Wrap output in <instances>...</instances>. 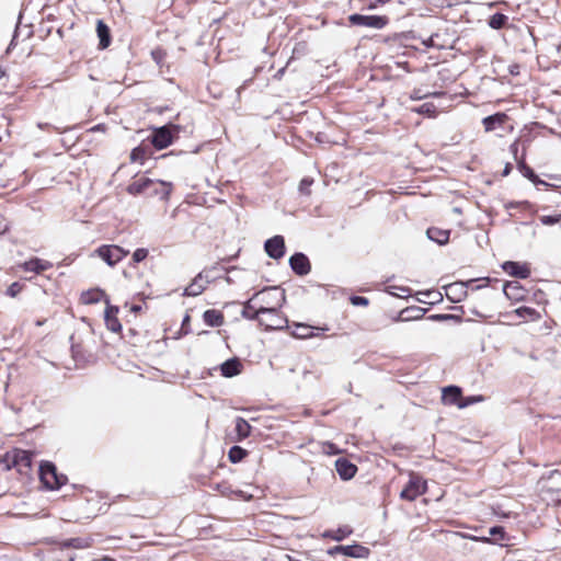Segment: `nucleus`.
I'll list each match as a JSON object with an SVG mask.
<instances>
[{
    "label": "nucleus",
    "instance_id": "1",
    "mask_svg": "<svg viewBox=\"0 0 561 561\" xmlns=\"http://www.w3.org/2000/svg\"><path fill=\"white\" fill-rule=\"evenodd\" d=\"M254 295L260 296L259 306L262 313L279 310L286 300L285 291L275 286L264 288Z\"/></svg>",
    "mask_w": 561,
    "mask_h": 561
},
{
    "label": "nucleus",
    "instance_id": "2",
    "mask_svg": "<svg viewBox=\"0 0 561 561\" xmlns=\"http://www.w3.org/2000/svg\"><path fill=\"white\" fill-rule=\"evenodd\" d=\"M39 478L49 490H57L67 482V477L65 474H58L56 466L50 461L41 463Z\"/></svg>",
    "mask_w": 561,
    "mask_h": 561
},
{
    "label": "nucleus",
    "instance_id": "3",
    "mask_svg": "<svg viewBox=\"0 0 561 561\" xmlns=\"http://www.w3.org/2000/svg\"><path fill=\"white\" fill-rule=\"evenodd\" d=\"M181 127L179 125H164L153 130L151 144L154 148L161 150L170 146L174 136H178Z\"/></svg>",
    "mask_w": 561,
    "mask_h": 561
},
{
    "label": "nucleus",
    "instance_id": "4",
    "mask_svg": "<svg viewBox=\"0 0 561 561\" xmlns=\"http://www.w3.org/2000/svg\"><path fill=\"white\" fill-rule=\"evenodd\" d=\"M3 461L7 468H16L20 473H26L31 469L32 454L22 449H14L11 453H7Z\"/></svg>",
    "mask_w": 561,
    "mask_h": 561
},
{
    "label": "nucleus",
    "instance_id": "5",
    "mask_svg": "<svg viewBox=\"0 0 561 561\" xmlns=\"http://www.w3.org/2000/svg\"><path fill=\"white\" fill-rule=\"evenodd\" d=\"M426 492V481L416 473L411 472L407 485L400 493L402 500L412 502Z\"/></svg>",
    "mask_w": 561,
    "mask_h": 561
},
{
    "label": "nucleus",
    "instance_id": "6",
    "mask_svg": "<svg viewBox=\"0 0 561 561\" xmlns=\"http://www.w3.org/2000/svg\"><path fill=\"white\" fill-rule=\"evenodd\" d=\"M96 254L106 262L108 266L116 265L129 251L115 244H103L95 250Z\"/></svg>",
    "mask_w": 561,
    "mask_h": 561
},
{
    "label": "nucleus",
    "instance_id": "7",
    "mask_svg": "<svg viewBox=\"0 0 561 561\" xmlns=\"http://www.w3.org/2000/svg\"><path fill=\"white\" fill-rule=\"evenodd\" d=\"M348 21L352 25L376 30H381L389 23V19L386 15H364L358 13L351 14Z\"/></svg>",
    "mask_w": 561,
    "mask_h": 561
},
{
    "label": "nucleus",
    "instance_id": "8",
    "mask_svg": "<svg viewBox=\"0 0 561 561\" xmlns=\"http://www.w3.org/2000/svg\"><path fill=\"white\" fill-rule=\"evenodd\" d=\"M257 322L260 325L264 327L265 330H280L287 325V319L279 313V310L264 312L260 316Z\"/></svg>",
    "mask_w": 561,
    "mask_h": 561
},
{
    "label": "nucleus",
    "instance_id": "9",
    "mask_svg": "<svg viewBox=\"0 0 561 561\" xmlns=\"http://www.w3.org/2000/svg\"><path fill=\"white\" fill-rule=\"evenodd\" d=\"M266 254L274 259L279 260L285 255V240L282 236H274L267 239L264 243Z\"/></svg>",
    "mask_w": 561,
    "mask_h": 561
},
{
    "label": "nucleus",
    "instance_id": "10",
    "mask_svg": "<svg viewBox=\"0 0 561 561\" xmlns=\"http://www.w3.org/2000/svg\"><path fill=\"white\" fill-rule=\"evenodd\" d=\"M289 266L299 276H305L311 271L308 256L301 252H297L289 257Z\"/></svg>",
    "mask_w": 561,
    "mask_h": 561
},
{
    "label": "nucleus",
    "instance_id": "11",
    "mask_svg": "<svg viewBox=\"0 0 561 561\" xmlns=\"http://www.w3.org/2000/svg\"><path fill=\"white\" fill-rule=\"evenodd\" d=\"M473 283V280H469L468 283L465 282H456L453 284H449L446 287V297L451 302H460L467 297V287L468 284Z\"/></svg>",
    "mask_w": 561,
    "mask_h": 561
},
{
    "label": "nucleus",
    "instance_id": "12",
    "mask_svg": "<svg viewBox=\"0 0 561 561\" xmlns=\"http://www.w3.org/2000/svg\"><path fill=\"white\" fill-rule=\"evenodd\" d=\"M503 291L514 302L524 300L527 295V290L517 280L506 282Z\"/></svg>",
    "mask_w": 561,
    "mask_h": 561
},
{
    "label": "nucleus",
    "instance_id": "13",
    "mask_svg": "<svg viewBox=\"0 0 561 561\" xmlns=\"http://www.w3.org/2000/svg\"><path fill=\"white\" fill-rule=\"evenodd\" d=\"M259 295H253L249 300L243 304L241 316L248 320L259 321L260 316L263 313L260 311Z\"/></svg>",
    "mask_w": 561,
    "mask_h": 561
},
{
    "label": "nucleus",
    "instance_id": "14",
    "mask_svg": "<svg viewBox=\"0 0 561 561\" xmlns=\"http://www.w3.org/2000/svg\"><path fill=\"white\" fill-rule=\"evenodd\" d=\"M335 470L344 481L351 480L357 472V467L346 458H339L335 461Z\"/></svg>",
    "mask_w": 561,
    "mask_h": 561
},
{
    "label": "nucleus",
    "instance_id": "15",
    "mask_svg": "<svg viewBox=\"0 0 561 561\" xmlns=\"http://www.w3.org/2000/svg\"><path fill=\"white\" fill-rule=\"evenodd\" d=\"M107 307L104 312V321L106 324V328L112 332H119L122 330V324L117 319L118 308L115 306H111L108 304V299H105Z\"/></svg>",
    "mask_w": 561,
    "mask_h": 561
},
{
    "label": "nucleus",
    "instance_id": "16",
    "mask_svg": "<svg viewBox=\"0 0 561 561\" xmlns=\"http://www.w3.org/2000/svg\"><path fill=\"white\" fill-rule=\"evenodd\" d=\"M502 268L508 275L518 277L522 279L527 278L530 275V270L525 265L514 261H506L503 263Z\"/></svg>",
    "mask_w": 561,
    "mask_h": 561
},
{
    "label": "nucleus",
    "instance_id": "17",
    "mask_svg": "<svg viewBox=\"0 0 561 561\" xmlns=\"http://www.w3.org/2000/svg\"><path fill=\"white\" fill-rule=\"evenodd\" d=\"M21 267L25 272H34L36 274H41L53 267V264L49 261H45L38 257H33L26 262H24Z\"/></svg>",
    "mask_w": 561,
    "mask_h": 561
},
{
    "label": "nucleus",
    "instance_id": "18",
    "mask_svg": "<svg viewBox=\"0 0 561 561\" xmlns=\"http://www.w3.org/2000/svg\"><path fill=\"white\" fill-rule=\"evenodd\" d=\"M508 119V116L505 113H495L493 115L486 116L482 119V124L485 131H493L497 127H502L506 121Z\"/></svg>",
    "mask_w": 561,
    "mask_h": 561
},
{
    "label": "nucleus",
    "instance_id": "19",
    "mask_svg": "<svg viewBox=\"0 0 561 561\" xmlns=\"http://www.w3.org/2000/svg\"><path fill=\"white\" fill-rule=\"evenodd\" d=\"M443 401L445 404L457 405L462 402L461 389L457 386H448L443 389Z\"/></svg>",
    "mask_w": 561,
    "mask_h": 561
},
{
    "label": "nucleus",
    "instance_id": "20",
    "mask_svg": "<svg viewBox=\"0 0 561 561\" xmlns=\"http://www.w3.org/2000/svg\"><path fill=\"white\" fill-rule=\"evenodd\" d=\"M96 35L99 37V48H107L111 44L112 37L110 27L104 23L103 20L96 21Z\"/></svg>",
    "mask_w": 561,
    "mask_h": 561
},
{
    "label": "nucleus",
    "instance_id": "21",
    "mask_svg": "<svg viewBox=\"0 0 561 561\" xmlns=\"http://www.w3.org/2000/svg\"><path fill=\"white\" fill-rule=\"evenodd\" d=\"M203 279V273L197 274L193 282L184 289L183 296L196 297L201 295L205 290L206 284L209 283L208 280L204 283Z\"/></svg>",
    "mask_w": 561,
    "mask_h": 561
},
{
    "label": "nucleus",
    "instance_id": "22",
    "mask_svg": "<svg viewBox=\"0 0 561 561\" xmlns=\"http://www.w3.org/2000/svg\"><path fill=\"white\" fill-rule=\"evenodd\" d=\"M241 362L238 358H230L224 362L220 366L221 375L227 378H231L240 374Z\"/></svg>",
    "mask_w": 561,
    "mask_h": 561
},
{
    "label": "nucleus",
    "instance_id": "23",
    "mask_svg": "<svg viewBox=\"0 0 561 561\" xmlns=\"http://www.w3.org/2000/svg\"><path fill=\"white\" fill-rule=\"evenodd\" d=\"M343 554L356 559H366L369 557L370 550L365 546L354 543L345 546V548L343 549Z\"/></svg>",
    "mask_w": 561,
    "mask_h": 561
},
{
    "label": "nucleus",
    "instance_id": "24",
    "mask_svg": "<svg viewBox=\"0 0 561 561\" xmlns=\"http://www.w3.org/2000/svg\"><path fill=\"white\" fill-rule=\"evenodd\" d=\"M154 182L149 178H140L127 187V192L131 195H138L145 193L149 187L153 186Z\"/></svg>",
    "mask_w": 561,
    "mask_h": 561
},
{
    "label": "nucleus",
    "instance_id": "25",
    "mask_svg": "<svg viewBox=\"0 0 561 561\" xmlns=\"http://www.w3.org/2000/svg\"><path fill=\"white\" fill-rule=\"evenodd\" d=\"M203 320L208 327H221L225 322V317L221 311L208 309L203 313Z\"/></svg>",
    "mask_w": 561,
    "mask_h": 561
},
{
    "label": "nucleus",
    "instance_id": "26",
    "mask_svg": "<svg viewBox=\"0 0 561 561\" xmlns=\"http://www.w3.org/2000/svg\"><path fill=\"white\" fill-rule=\"evenodd\" d=\"M449 234V230H444L436 227H432L426 230L427 238L438 243L439 245L446 244L448 242Z\"/></svg>",
    "mask_w": 561,
    "mask_h": 561
},
{
    "label": "nucleus",
    "instance_id": "27",
    "mask_svg": "<svg viewBox=\"0 0 561 561\" xmlns=\"http://www.w3.org/2000/svg\"><path fill=\"white\" fill-rule=\"evenodd\" d=\"M236 433H237V440H242L250 435L251 425L243 417H237L236 419Z\"/></svg>",
    "mask_w": 561,
    "mask_h": 561
},
{
    "label": "nucleus",
    "instance_id": "28",
    "mask_svg": "<svg viewBox=\"0 0 561 561\" xmlns=\"http://www.w3.org/2000/svg\"><path fill=\"white\" fill-rule=\"evenodd\" d=\"M514 313L518 318L528 319V320H531V321H537L541 317L540 313L536 309L530 308V307H526V306H523V307H519V308L515 309Z\"/></svg>",
    "mask_w": 561,
    "mask_h": 561
},
{
    "label": "nucleus",
    "instance_id": "29",
    "mask_svg": "<svg viewBox=\"0 0 561 561\" xmlns=\"http://www.w3.org/2000/svg\"><path fill=\"white\" fill-rule=\"evenodd\" d=\"M103 297H105V294L102 290L95 289L83 293L81 299L84 304L90 305L99 302Z\"/></svg>",
    "mask_w": 561,
    "mask_h": 561
},
{
    "label": "nucleus",
    "instance_id": "30",
    "mask_svg": "<svg viewBox=\"0 0 561 561\" xmlns=\"http://www.w3.org/2000/svg\"><path fill=\"white\" fill-rule=\"evenodd\" d=\"M247 454H248L247 450L243 449L242 447L232 446L229 449L228 458L232 463H237V462H240L247 456Z\"/></svg>",
    "mask_w": 561,
    "mask_h": 561
},
{
    "label": "nucleus",
    "instance_id": "31",
    "mask_svg": "<svg viewBox=\"0 0 561 561\" xmlns=\"http://www.w3.org/2000/svg\"><path fill=\"white\" fill-rule=\"evenodd\" d=\"M518 167H519V170L523 173V175L525 178L529 179L533 183H535V184H539V183L540 184H546V182L539 180V178L534 172V170L530 167H528L527 164H525L524 162H519Z\"/></svg>",
    "mask_w": 561,
    "mask_h": 561
},
{
    "label": "nucleus",
    "instance_id": "32",
    "mask_svg": "<svg viewBox=\"0 0 561 561\" xmlns=\"http://www.w3.org/2000/svg\"><path fill=\"white\" fill-rule=\"evenodd\" d=\"M159 184L161 185V188L160 190L153 188L151 191V194L159 195L161 197V199H169V196L172 191V183L159 181Z\"/></svg>",
    "mask_w": 561,
    "mask_h": 561
},
{
    "label": "nucleus",
    "instance_id": "33",
    "mask_svg": "<svg viewBox=\"0 0 561 561\" xmlns=\"http://www.w3.org/2000/svg\"><path fill=\"white\" fill-rule=\"evenodd\" d=\"M507 22V16L503 13H494L490 20H489V25L490 27L494 28V30H500L502 28L505 23Z\"/></svg>",
    "mask_w": 561,
    "mask_h": 561
},
{
    "label": "nucleus",
    "instance_id": "34",
    "mask_svg": "<svg viewBox=\"0 0 561 561\" xmlns=\"http://www.w3.org/2000/svg\"><path fill=\"white\" fill-rule=\"evenodd\" d=\"M62 547L66 548H75V549H84L89 547V542L83 538H71L67 539L62 542Z\"/></svg>",
    "mask_w": 561,
    "mask_h": 561
},
{
    "label": "nucleus",
    "instance_id": "35",
    "mask_svg": "<svg viewBox=\"0 0 561 561\" xmlns=\"http://www.w3.org/2000/svg\"><path fill=\"white\" fill-rule=\"evenodd\" d=\"M412 111L430 117H434L436 115V106L433 103H424Z\"/></svg>",
    "mask_w": 561,
    "mask_h": 561
},
{
    "label": "nucleus",
    "instance_id": "36",
    "mask_svg": "<svg viewBox=\"0 0 561 561\" xmlns=\"http://www.w3.org/2000/svg\"><path fill=\"white\" fill-rule=\"evenodd\" d=\"M294 335L299 339H307L312 335V328L306 324H297Z\"/></svg>",
    "mask_w": 561,
    "mask_h": 561
},
{
    "label": "nucleus",
    "instance_id": "37",
    "mask_svg": "<svg viewBox=\"0 0 561 561\" xmlns=\"http://www.w3.org/2000/svg\"><path fill=\"white\" fill-rule=\"evenodd\" d=\"M145 158H146V150L141 147H136L130 152V160L133 162H141L142 163Z\"/></svg>",
    "mask_w": 561,
    "mask_h": 561
},
{
    "label": "nucleus",
    "instance_id": "38",
    "mask_svg": "<svg viewBox=\"0 0 561 561\" xmlns=\"http://www.w3.org/2000/svg\"><path fill=\"white\" fill-rule=\"evenodd\" d=\"M484 398L482 396H470L462 399V402L458 404V408L463 409L473 403L482 402Z\"/></svg>",
    "mask_w": 561,
    "mask_h": 561
},
{
    "label": "nucleus",
    "instance_id": "39",
    "mask_svg": "<svg viewBox=\"0 0 561 561\" xmlns=\"http://www.w3.org/2000/svg\"><path fill=\"white\" fill-rule=\"evenodd\" d=\"M23 289V285L19 282L12 283L8 288L5 294L12 298L16 297Z\"/></svg>",
    "mask_w": 561,
    "mask_h": 561
},
{
    "label": "nucleus",
    "instance_id": "40",
    "mask_svg": "<svg viewBox=\"0 0 561 561\" xmlns=\"http://www.w3.org/2000/svg\"><path fill=\"white\" fill-rule=\"evenodd\" d=\"M313 180L309 178H305L299 183V192L304 195H310V186L312 185Z\"/></svg>",
    "mask_w": 561,
    "mask_h": 561
},
{
    "label": "nucleus",
    "instance_id": "41",
    "mask_svg": "<svg viewBox=\"0 0 561 561\" xmlns=\"http://www.w3.org/2000/svg\"><path fill=\"white\" fill-rule=\"evenodd\" d=\"M423 309L421 308H410V309H405L402 311L401 314H404V313H411L407 317H404V320H410V319H419L423 316Z\"/></svg>",
    "mask_w": 561,
    "mask_h": 561
},
{
    "label": "nucleus",
    "instance_id": "42",
    "mask_svg": "<svg viewBox=\"0 0 561 561\" xmlns=\"http://www.w3.org/2000/svg\"><path fill=\"white\" fill-rule=\"evenodd\" d=\"M489 534L493 537H495L496 540H504L505 539V529L502 526H494L491 527L489 530Z\"/></svg>",
    "mask_w": 561,
    "mask_h": 561
},
{
    "label": "nucleus",
    "instance_id": "43",
    "mask_svg": "<svg viewBox=\"0 0 561 561\" xmlns=\"http://www.w3.org/2000/svg\"><path fill=\"white\" fill-rule=\"evenodd\" d=\"M147 256H148V250L144 249V248H139L133 253V261H134V263H139V262L144 261Z\"/></svg>",
    "mask_w": 561,
    "mask_h": 561
},
{
    "label": "nucleus",
    "instance_id": "44",
    "mask_svg": "<svg viewBox=\"0 0 561 561\" xmlns=\"http://www.w3.org/2000/svg\"><path fill=\"white\" fill-rule=\"evenodd\" d=\"M560 220H561V215H557V216H541L540 217V221L545 226L554 225V224L559 222Z\"/></svg>",
    "mask_w": 561,
    "mask_h": 561
},
{
    "label": "nucleus",
    "instance_id": "45",
    "mask_svg": "<svg viewBox=\"0 0 561 561\" xmlns=\"http://www.w3.org/2000/svg\"><path fill=\"white\" fill-rule=\"evenodd\" d=\"M351 302L354 306H367L369 304L368 299L363 296H352Z\"/></svg>",
    "mask_w": 561,
    "mask_h": 561
},
{
    "label": "nucleus",
    "instance_id": "46",
    "mask_svg": "<svg viewBox=\"0 0 561 561\" xmlns=\"http://www.w3.org/2000/svg\"><path fill=\"white\" fill-rule=\"evenodd\" d=\"M351 534V530H343V529H337L336 534L334 536H332V538L336 541H341L343 540L347 535Z\"/></svg>",
    "mask_w": 561,
    "mask_h": 561
},
{
    "label": "nucleus",
    "instance_id": "47",
    "mask_svg": "<svg viewBox=\"0 0 561 561\" xmlns=\"http://www.w3.org/2000/svg\"><path fill=\"white\" fill-rule=\"evenodd\" d=\"M454 318H457V317L454 314H433V316H431V319L435 320V321H445V320H449V319H454Z\"/></svg>",
    "mask_w": 561,
    "mask_h": 561
},
{
    "label": "nucleus",
    "instance_id": "48",
    "mask_svg": "<svg viewBox=\"0 0 561 561\" xmlns=\"http://www.w3.org/2000/svg\"><path fill=\"white\" fill-rule=\"evenodd\" d=\"M10 229H11V225L9 221H7V220L0 221V236L5 234L7 232L10 231Z\"/></svg>",
    "mask_w": 561,
    "mask_h": 561
},
{
    "label": "nucleus",
    "instance_id": "49",
    "mask_svg": "<svg viewBox=\"0 0 561 561\" xmlns=\"http://www.w3.org/2000/svg\"><path fill=\"white\" fill-rule=\"evenodd\" d=\"M434 36H437V34L431 35L427 39H424L422 43L426 48H431L435 46L434 43Z\"/></svg>",
    "mask_w": 561,
    "mask_h": 561
},
{
    "label": "nucleus",
    "instance_id": "50",
    "mask_svg": "<svg viewBox=\"0 0 561 561\" xmlns=\"http://www.w3.org/2000/svg\"><path fill=\"white\" fill-rule=\"evenodd\" d=\"M424 98H427V95H426V94L422 95V94L420 93V90H414V91L412 92V94H411V99H412V100H415V101L422 100V99H424Z\"/></svg>",
    "mask_w": 561,
    "mask_h": 561
},
{
    "label": "nucleus",
    "instance_id": "51",
    "mask_svg": "<svg viewBox=\"0 0 561 561\" xmlns=\"http://www.w3.org/2000/svg\"><path fill=\"white\" fill-rule=\"evenodd\" d=\"M345 548V546H335L333 548H331L328 552L330 554H335V553H341L343 554V549Z\"/></svg>",
    "mask_w": 561,
    "mask_h": 561
},
{
    "label": "nucleus",
    "instance_id": "52",
    "mask_svg": "<svg viewBox=\"0 0 561 561\" xmlns=\"http://www.w3.org/2000/svg\"><path fill=\"white\" fill-rule=\"evenodd\" d=\"M510 150L511 152L516 156L517 154V151H518V141H514L511 146H510Z\"/></svg>",
    "mask_w": 561,
    "mask_h": 561
},
{
    "label": "nucleus",
    "instance_id": "53",
    "mask_svg": "<svg viewBox=\"0 0 561 561\" xmlns=\"http://www.w3.org/2000/svg\"><path fill=\"white\" fill-rule=\"evenodd\" d=\"M389 0H370V8H375L377 4H383L388 2Z\"/></svg>",
    "mask_w": 561,
    "mask_h": 561
},
{
    "label": "nucleus",
    "instance_id": "54",
    "mask_svg": "<svg viewBox=\"0 0 561 561\" xmlns=\"http://www.w3.org/2000/svg\"><path fill=\"white\" fill-rule=\"evenodd\" d=\"M511 170H512V164L511 163H506V165H505V168L503 170V175L504 176L508 175Z\"/></svg>",
    "mask_w": 561,
    "mask_h": 561
},
{
    "label": "nucleus",
    "instance_id": "55",
    "mask_svg": "<svg viewBox=\"0 0 561 561\" xmlns=\"http://www.w3.org/2000/svg\"><path fill=\"white\" fill-rule=\"evenodd\" d=\"M285 73V68H280L279 70H277V72L275 73V78L276 79H280L283 77V75Z\"/></svg>",
    "mask_w": 561,
    "mask_h": 561
},
{
    "label": "nucleus",
    "instance_id": "56",
    "mask_svg": "<svg viewBox=\"0 0 561 561\" xmlns=\"http://www.w3.org/2000/svg\"><path fill=\"white\" fill-rule=\"evenodd\" d=\"M403 36H404V35H402V34H396L392 38H390V37H389V38H387L386 41H390V39H392V41H401V38H402Z\"/></svg>",
    "mask_w": 561,
    "mask_h": 561
},
{
    "label": "nucleus",
    "instance_id": "57",
    "mask_svg": "<svg viewBox=\"0 0 561 561\" xmlns=\"http://www.w3.org/2000/svg\"><path fill=\"white\" fill-rule=\"evenodd\" d=\"M442 94H443V92H433V93H428V94H426V95H427V96H439V95H442Z\"/></svg>",
    "mask_w": 561,
    "mask_h": 561
},
{
    "label": "nucleus",
    "instance_id": "58",
    "mask_svg": "<svg viewBox=\"0 0 561 561\" xmlns=\"http://www.w3.org/2000/svg\"><path fill=\"white\" fill-rule=\"evenodd\" d=\"M400 290H403V294H407V295L410 294V289L407 287H401Z\"/></svg>",
    "mask_w": 561,
    "mask_h": 561
},
{
    "label": "nucleus",
    "instance_id": "59",
    "mask_svg": "<svg viewBox=\"0 0 561 561\" xmlns=\"http://www.w3.org/2000/svg\"><path fill=\"white\" fill-rule=\"evenodd\" d=\"M48 126H49V124H42V123H39V124H38V127H39L41 129H43V128H45V127H48Z\"/></svg>",
    "mask_w": 561,
    "mask_h": 561
},
{
    "label": "nucleus",
    "instance_id": "60",
    "mask_svg": "<svg viewBox=\"0 0 561 561\" xmlns=\"http://www.w3.org/2000/svg\"><path fill=\"white\" fill-rule=\"evenodd\" d=\"M188 321H190V317H188V316H186V317L184 318V320H183V325H184L185 323H187Z\"/></svg>",
    "mask_w": 561,
    "mask_h": 561
},
{
    "label": "nucleus",
    "instance_id": "61",
    "mask_svg": "<svg viewBox=\"0 0 561 561\" xmlns=\"http://www.w3.org/2000/svg\"><path fill=\"white\" fill-rule=\"evenodd\" d=\"M4 76V70L0 67V79Z\"/></svg>",
    "mask_w": 561,
    "mask_h": 561
},
{
    "label": "nucleus",
    "instance_id": "62",
    "mask_svg": "<svg viewBox=\"0 0 561 561\" xmlns=\"http://www.w3.org/2000/svg\"><path fill=\"white\" fill-rule=\"evenodd\" d=\"M403 290H400L399 297H403Z\"/></svg>",
    "mask_w": 561,
    "mask_h": 561
},
{
    "label": "nucleus",
    "instance_id": "63",
    "mask_svg": "<svg viewBox=\"0 0 561 561\" xmlns=\"http://www.w3.org/2000/svg\"><path fill=\"white\" fill-rule=\"evenodd\" d=\"M403 290H400L399 297H403Z\"/></svg>",
    "mask_w": 561,
    "mask_h": 561
},
{
    "label": "nucleus",
    "instance_id": "64",
    "mask_svg": "<svg viewBox=\"0 0 561 561\" xmlns=\"http://www.w3.org/2000/svg\"><path fill=\"white\" fill-rule=\"evenodd\" d=\"M12 46H13V43H10L8 46V49H11Z\"/></svg>",
    "mask_w": 561,
    "mask_h": 561
}]
</instances>
